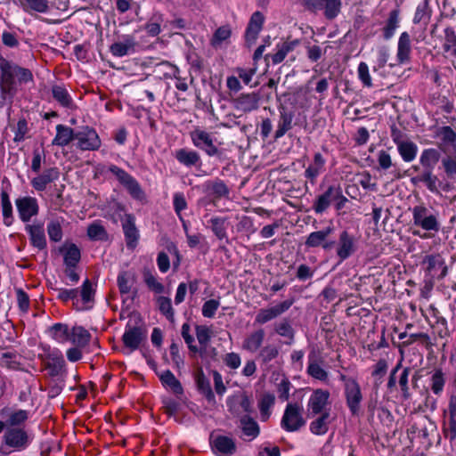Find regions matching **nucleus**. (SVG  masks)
Segmentation results:
<instances>
[{
  "mask_svg": "<svg viewBox=\"0 0 456 456\" xmlns=\"http://www.w3.org/2000/svg\"><path fill=\"white\" fill-rule=\"evenodd\" d=\"M0 92L3 100L12 101L18 91V84L33 81L32 72L26 68L12 63L0 56Z\"/></svg>",
  "mask_w": 456,
  "mask_h": 456,
  "instance_id": "obj_1",
  "label": "nucleus"
},
{
  "mask_svg": "<svg viewBox=\"0 0 456 456\" xmlns=\"http://www.w3.org/2000/svg\"><path fill=\"white\" fill-rule=\"evenodd\" d=\"M34 440V436L25 428H6L1 439L0 452L9 455L27 450Z\"/></svg>",
  "mask_w": 456,
  "mask_h": 456,
  "instance_id": "obj_2",
  "label": "nucleus"
},
{
  "mask_svg": "<svg viewBox=\"0 0 456 456\" xmlns=\"http://www.w3.org/2000/svg\"><path fill=\"white\" fill-rule=\"evenodd\" d=\"M57 297L63 301H73V305L77 311L91 309L94 304V289L92 282L86 279L80 289H57Z\"/></svg>",
  "mask_w": 456,
  "mask_h": 456,
  "instance_id": "obj_3",
  "label": "nucleus"
},
{
  "mask_svg": "<svg viewBox=\"0 0 456 456\" xmlns=\"http://www.w3.org/2000/svg\"><path fill=\"white\" fill-rule=\"evenodd\" d=\"M413 225L423 229L426 232L420 233L419 231H412V234L421 239H430V232H437L440 230V223L436 214H434L425 205L414 206L411 209Z\"/></svg>",
  "mask_w": 456,
  "mask_h": 456,
  "instance_id": "obj_4",
  "label": "nucleus"
},
{
  "mask_svg": "<svg viewBox=\"0 0 456 456\" xmlns=\"http://www.w3.org/2000/svg\"><path fill=\"white\" fill-rule=\"evenodd\" d=\"M340 380L344 383V395L346 405L352 415L356 416L361 411L362 401V393L357 380L346 375L340 376Z\"/></svg>",
  "mask_w": 456,
  "mask_h": 456,
  "instance_id": "obj_5",
  "label": "nucleus"
},
{
  "mask_svg": "<svg viewBox=\"0 0 456 456\" xmlns=\"http://www.w3.org/2000/svg\"><path fill=\"white\" fill-rule=\"evenodd\" d=\"M330 393L327 389L316 388L310 395L306 409L309 417H315L321 413L330 412Z\"/></svg>",
  "mask_w": 456,
  "mask_h": 456,
  "instance_id": "obj_6",
  "label": "nucleus"
},
{
  "mask_svg": "<svg viewBox=\"0 0 456 456\" xmlns=\"http://www.w3.org/2000/svg\"><path fill=\"white\" fill-rule=\"evenodd\" d=\"M305 423L303 407L298 403H288L281 420V427L287 432H297Z\"/></svg>",
  "mask_w": 456,
  "mask_h": 456,
  "instance_id": "obj_7",
  "label": "nucleus"
},
{
  "mask_svg": "<svg viewBox=\"0 0 456 456\" xmlns=\"http://www.w3.org/2000/svg\"><path fill=\"white\" fill-rule=\"evenodd\" d=\"M191 140L195 147L204 151L208 156H215L219 153L216 139L212 134L199 127L190 132Z\"/></svg>",
  "mask_w": 456,
  "mask_h": 456,
  "instance_id": "obj_8",
  "label": "nucleus"
},
{
  "mask_svg": "<svg viewBox=\"0 0 456 456\" xmlns=\"http://www.w3.org/2000/svg\"><path fill=\"white\" fill-rule=\"evenodd\" d=\"M358 240L346 230L342 231L336 243V253L338 257L344 261L357 251Z\"/></svg>",
  "mask_w": 456,
  "mask_h": 456,
  "instance_id": "obj_9",
  "label": "nucleus"
},
{
  "mask_svg": "<svg viewBox=\"0 0 456 456\" xmlns=\"http://www.w3.org/2000/svg\"><path fill=\"white\" fill-rule=\"evenodd\" d=\"M293 299H287L272 307L260 309L255 318V323L265 324L287 312L293 305Z\"/></svg>",
  "mask_w": 456,
  "mask_h": 456,
  "instance_id": "obj_10",
  "label": "nucleus"
},
{
  "mask_svg": "<svg viewBox=\"0 0 456 456\" xmlns=\"http://www.w3.org/2000/svg\"><path fill=\"white\" fill-rule=\"evenodd\" d=\"M261 96L258 93L240 94L232 100L233 108L243 114L256 110L259 108Z\"/></svg>",
  "mask_w": 456,
  "mask_h": 456,
  "instance_id": "obj_11",
  "label": "nucleus"
},
{
  "mask_svg": "<svg viewBox=\"0 0 456 456\" xmlns=\"http://www.w3.org/2000/svg\"><path fill=\"white\" fill-rule=\"evenodd\" d=\"M19 216L22 222H28L38 214L37 199L29 196L18 198L15 201Z\"/></svg>",
  "mask_w": 456,
  "mask_h": 456,
  "instance_id": "obj_12",
  "label": "nucleus"
},
{
  "mask_svg": "<svg viewBox=\"0 0 456 456\" xmlns=\"http://www.w3.org/2000/svg\"><path fill=\"white\" fill-rule=\"evenodd\" d=\"M264 22L265 17L262 12L256 11L251 15L245 32V42L248 47H251L256 43Z\"/></svg>",
  "mask_w": 456,
  "mask_h": 456,
  "instance_id": "obj_13",
  "label": "nucleus"
},
{
  "mask_svg": "<svg viewBox=\"0 0 456 456\" xmlns=\"http://www.w3.org/2000/svg\"><path fill=\"white\" fill-rule=\"evenodd\" d=\"M121 224L126 247L132 249L134 248L139 240V231L135 226V217L132 214H126L121 218Z\"/></svg>",
  "mask_w": 456,
  "mask_h": 456,
  "instance_id": "obj_14",
  "label": "nucleus"
},
{
  "mask_svg": "<svg viewBox=\"0 0 456 456\" xmlns=\"http://www.w3.org/2000/svg\"><path fill=\"white\" fill-rule=\"evenodd\" d=\"M137 42L134 36L125 35L110 46V52L115 57H123L135 51Z\"/></svg>",
  "mask_w": 456,
  "mask_h": 456,
  "instance_id": "obj_15",
  "label": "nucleus"
},
{
  "mask_svg": "<svg viewBox=\"0 0 456 456\" xmlns=\"http://www.w3.org/2000/svg\"><path fill=\"white\" fill-rule=\"evenodd\" d=\"M45 369L52 377L62 376L65 372V360L60 350H53L47 355Z\"/></svg>",
  "mask_w": 456,
  "mask_h": 456,
  "instance_id": "obj_16",
  "label": "nucleus"
},
{
  "mask_svg": "<svg viewBox=\"0 0 456 456\" xmlns=\"http://www.w3.org/2000/svg\"><path fill=\"white\" fill-rule=\"evenodd\" d=\"M333 227L328 226L322 231L311 232L305 241V245L307 248H317L322 247L324 249H328L332 247L333 242L328 241V237L333 232Z\"/></svg>",
  "mask_w": 456,
  "mask_h": 456,
  "instance_id": "obj_17",
  "label": "nucleus"
},
{
  "mask_svg": "<svg viewBox=\"0 0 456 456\" xmlns=\"http://www.w3.org/2000/svg\"><path fill=\"white\" fill-rule=\"evenodd\" d=\"M279 119L277 129L274 133V140L281 138L285 134L293 127L294 112L289 111L284 105L278 107Z\"/></svg>",
  "mask_w": 456,
  "mask_h": 456,
  "instance_id": "obj_18",
  "label": "nucleus"
},
{
  "mask_svg": "<svg viewBox=\"0 0 456 456\" xmlns=\"http://www.w3.org/2000/svg\"><path fill=\"white\" fill-rule=\"evenodd\" d=\"M338 196H339V186H330L325 192L316 199L313 209L317 214H322Z\"/></svg>",
  "mask_w": 456,
  "mask_h": 456,
  "instance_id": "obj_19",
  "label": "nucleus"
},
{
  "mask_svg": "<svg viewBox=\"0 0 456 456\" xmlns=\"http://www.w3.org/2000/svg\"><path fill=\"white\" fill-rule=\"evenodd\" d=\"M322 360H319L314 352L310 353L306 372L313 379L326 383L329 379V373L322 366Z\"/></svg>",
  "mask_w": 456,
  "mask_h": 456,
  "instance_id": "obj_20",
  "label": "nucleus"
},
{
  "mask_svg": "<svg viewBox=\"0 0 456 456\" xmlns=\"http://www.w3.org/2000/svg\"><path fill=\"white\" fill-rule=\"evenodd\" d=\"M229 225L230 222L227 216H212L208 221L207 227L212 231L217 240H225L228 243L227 229Z\"/></svg>",
  "mask_w": 456,
  "mask_h": 456,
  "instance_id": "obj_21",
  "label": "nucleus"
},
{
  "mask_svg": "<svg viewBox=\"0 0 456 456\" xmlns=\"http://www.w3.org/2000/svg\"><path fill=\"white\" fill-rule=\"evenodd\" d=\"M212 449L216 453L231 456L236 451V444L232 438L225 436H217L211 441Z\"/></svg>",
  "mask_w": 456,
  "mask_h": 456,
  "instance_id": "obj_22",
  "label": "nucleus"
},
{
  "mask_svg": "<svg viewBox=\"0 0 456 456\" xmlns=\"http://www.w3.org/2000/svg\"><path fill=\"white\" fill-rule=\"evenodd\" d=\"M265 330L258 329L250 332L244 338L241 348L248 353L254 354L262 348L263 342L265 340Z\"/></svg>",
  "mask_w": 456,
  "mask_h": 456,
  "instance_id": "obj_23",
  "label": "nucleus"
},
{
  "mask_svg": "<svg viewBox=\"0 0 456 456\" xmlns=\"http://www.w3.org/2000/svg\"><path fill=\"white\" fill-rule=\"evenodd\" d=\"M52 97L61 107L75 110L76 104L68 89L63 85H53L51 88Z\"/></svg>",
  "mask_w": 456,
  "mask_h": 456,
  "instance_id": "obj_24",
  "label": "nucleus"
},
{
  "mask_svg": "<svg viewBox=\"0 0 456 456\" xmlns=\"http://www.w3.org/2000/svg\"><path fill=\"white\" fill-rule=\"evenodd\" d=\"M122 184L126 188L130 195L136 200L144 201L145 194L139 183L128 175V173H116Z\"/></svg>",
  "mask_w": 456,
  "mask_h": 456,
  "instance_id": "obj_25",
  "label": "nucleus"
},
{
  "mask_svg": "<svg viewBox=\"0 0 456 456\" xmlns=\"http://www.w3.org/2000/svg\"><path fill=\"white\" fill-rule=\"evenodd\" d=\"M159 380L162 386L175 395H181L183 394V388L181 382L175 378L174 373L166 370L162 372L158 373Z\"/></svg>",
  "mask_w": 456,
  "mask_h": 456,
  "instance_id": "obj_26",
  "label": "nucleus"
},
{
  "mask_svg": "<svg viewBox=\"0 0 456 456\" xmlns=\"http://www.w3.org/2000/svg\"><path fill=\"white\" fill-rule=\"evenodd\" d=\"M411 42L408 32H403L400 35L397 44V61L400 64L408 63L411 61Z\"/></svg>",
  "mask_w": 456,
  "mask_h": 456,
  "instance_id": "obj_27",
  "label": "nucleus"
},
{
  "mask_svg": "<svg viewBox=\"0 0 456 456\" xmlns=\"http://www.w3.org/2000/svg\"><path fill=\"white\" fill-rule=\"evenodd\" d=\"M298 44V40L285 41L279 44L276 46V53L273 54H266L265 60L267 61L271 58L273 65L279 64L284 61L288 53L292 52Z\"/></svg>",
  "mask_w": 456,
  "mask_h": 456,
  "instance_id": "obj_28",
  "label": "nucleus"
},
{
  "mask_svg": "<svg viewBox=\"0 0 456 456\" xmlns=\"http://www.w3.org/2000/svg\"><path fill=\"white\" fill-rule=\"evenodd\" d=\"M25 229L34 247L39 250L46 248V239L43 224H28Z\"/></svg>",
  "mask_w": 456,
  "mask_h": 456,
  "instance_id": "obj_29",
  "label": "nucleus"
},
{
  "mask_svg": "<svg viewBox=\"0 0 456 456\" xmlns=\"http://www.w3.org/2000/svg\"><path fill=\"white\" fill-rule=\"evenodd\" d=\"M122 340L125 346L129 348L130 351L136 350L142 340L141 329L138 327L127 328L123 334Z\"/></svg>",
  "mask_w": 456,
  "mask_h": 456,
  "instance_id": "obj_30",
  "label": "nucleus"
},
{
  "mask_svg": "<svg viewBox=\"0 0 456 456\" xmlns=\"http://www.w3.org/2000/svg\"><path fill=\"white\" fill-rule=\"evenodd\" d=\"M2 414H6L5 424L7 428H23L22 425L28 419L29 412L26 410L19 409L7 412L6 409L2 411Z\"/></svg>",
  "mask_w": 456,
  "mask_h": 456,
  "instance_id": "obj_31",
  "label": "nucleus"
},
{
  "mask_svg": "<svg viewBox=\"0 0 456 456\" xmlns=\"http://www.w3.org/2000/svg\"><path fill=\"white\" fill-rule=\"evenodd\" d=\"M60 252L63 255L65 266H77L80 261V250L77 246L73 243L63 245L60 248Z\"/></svg>",
  "mask_w": 456,
  "mask_h": 456,
  "instance_id": "obj_32",
  "label": "nucleus"
},
{
  "mask_svg": "<svg viewBox=\"0 0 456 456\" xmlns=\"http://www.w3.org/2000/svg\"><path fill=\"white\" fill-rule=\"evenodd\" d=\"M314 419L310 425L309 429L311 433L316 436H323L329 430V426L331 422L330 412L321 413Z\"/></svg>",
  "mask_w": 456,
  "mask_h": 456,
  "instance_id": "obj_33",
  "label": "nucleus"
},
{
  "mask_svg": "<svg viewBox=\"0 0 456 456\" xmlns=\"http://www.w3.org/2000/svg\"><path fill=\"white\" fill-rule=\"evenodd\" d=\"M76 132L64 125H58L56 126V135L53 141V144L59 146H66L75 139Z\"/></svg>",
  "mask_w": 456,
  "mask_h": 456,
  "instance_id": "obj_34",
  "label": "nucleus"
},
{
  "mask_svg": "<svg viewBox=\"0 0 456 456\" xmlns=\"http://www.w3.org/2000/svg\"><path fill=\"white\" fill-rule=\"evenodd\" d=\"M175 157L181 164L188 167L200 164L199 153L192 150L179 149L175 151Z\"/></svg>",
  "mask_w": 456,
  "mask_h": 456,
  "instance_id": "obj_35",
  "label": "nucleus"
},
{
  "mask_svg": "<svg viewBox=\"0 0 456 456\" xmlns=\"http://www.w3.org/2000/svg\"><path fill=\"white\" fill-rule=\"evenodd\" d=\"M91 339L90 332L82 326H74L70 330L69 341L77 347L86 346Z\"/></svg>",
  "mask_w": 456,
  "mask_h": 456,
  "instance_id": "obj_36",
  "label": "nucleus"
},
{
  "mask_svg": "<svg viewBox=\"0 0 456 456\" xmlns=\"http://www.w3.org/2000/svg\"><path fill=\"white\" fill-rule=\"evenodd\" d=\"M240 427L243 435L250 439H254L259 435L260 430L258 424L248 415H245L240 419Z\"/></svg>",
  "mask_w": 456,
  "mask_h": 456,
  "instance_id": "obj_37",
  "label": "nucleus"
},
{
  "mask_svg": "<svg viewBox=\"0 0 456 456\" xmlns=\"http://www.w3.org/2000/svg\"><path fill=\"white\" fill-rule=\"evenodd\" d=\"M195 381L198 390L208 400L214 398V393L212 391L210 382L208 378L204 375L202 369L198 370L195 375Z\"/></svg>",
  "mask_w": 456,
  "mask_h": 456,
  "instance_id": "obj_38",
  "label": "nucleus"
},
{
  "mask_svg": "<svg viewBox=\"0 0 456 456\" xmlns=\"http://www.w3.org/2000/svg\"><path fill=\"white\" fill-rule=\"evenodd\" d=\"M398 23H399V10L395 9L389 12L388 19L386 22V25L382 28L384 39L388 40L394 36L395 31L398 27Z\"/></svg>",
  "mask_w": 456,
  "mask_h": 456,
  "instance_id": "obj_39",
  "label": "nucleus"
},
{
  "mask_svg": "<svg viewBox=\"0 0 456 456\" xmlns=\"http://www.w3.org/2000/svg\"><path fill=\"white\" fill-rule=\"evenodd\" d=\"M275 397L273 394L265 393L264 394L259 402L258 407L260 411L261 419L265 421L269 419L271 414V409L274 404Z\"/></svg>",
  "mask_w": 456,
  "mask_h": 456,
  "instance_id": "obj_40",
  "label": "nucleus"
},
{
  "mask_svg": "<svg viewBox=\"0 0 456 456\" xmlns=\"http://www.w3.org/2000/svg\"><path fill=\"white\" fill-rule=\"evenodd\" d=\"M443 49L450 56L456 57V34L452 27L444 29Z\"/></svg>",
  "mask_w": 456,
  "mask_h": 456,
  "instance_id": "obj_41",
  "label": "nucleus"
},
{
  "mask_svg": "<svg viewBox=\"0 0 456 456\" xmlns=\"http://www.w3.org/2000/svg\"><path fill=\"white\" fill-rule=\"evenodd\" d=\"M421 180L431 191L438 192L440 190L448 191L449 189L447 183H443L432 173H423Z\"/></svg>",
  "mask_w": 456,
  "mask_h": 456,
  "instance_id": "obj_42",
  "label": "nucleus"
},
{
  "mask_svg": "<svg viewBox=\"0 0 456 456\" xmlns=\"http://www.w3.org/2000/svg\"><path fill=\"white\" fill-rule=\"evenodd\" d=\"M449 411V431L448 436L451 440L456 438V395H452L448 404Z\"/></svg>",
  "mask_w": 456,
  "mask_h": 456,
  "instance_id": "obj_43",
  "label": "nucleus"
},
{
  "mask_svg": "<svg viewBox=\"0 0 456 456\" xmlns=\"http://www.w3.org/2000/svg\"><path fill=\"white\" fill-rule=\"evenodd\" d=\"M398 151L404 161L410 162L416 157L418 147L411 141H405L397 145Z\"/></svg>",
  "mask_w": 456,
  "mask_h": 456,
  "instance_id": "obj_44",
  "label": "nucleus"
},
{
  "mask_svg": "<svg viewBox=\"0 0 456 456\" xmlns=\"http://www.w3.org/2000/svg\"><path fill=\"white\" fill-rule=\"evenodd\" d=\"M426 263L428 264V270L429 272L436 271L441 269L440 277L443 278L447 274V266L444 264V260L439 255H430L426 257Z\"/></svg>",
  "mask_w": 456,
  "mask_h": 456,
  "instance_id": "obj_45",
  "label": "nucleus"
},
{
  "mask_svg": "<svg viewBox=\"0 0 456 456\" xmlns=\"http://www.w3.org/2000/svg\"><path fill=\"white\" fill-rule=\"evenodd\" d=\"M50 332L51 336L60 343L69 340L70 330L66 324L55 323L50 328Z\"/></svg>",
  "mask_w": 456,
  "mask_h": 456,
  "instance_id": "obj_46",
  "label": "nucleus"
},
{
  "mask_svg": "<svg viewBox=\"0 0 456 456\" xmlns=\"http://www.w3.org/2000/svg\"><path fill=\"white\" fill-rule=\"evenodd\" d=\"M440 153L436 149L424 150L420 156V163L426 168H434L438 163Z\"/></svg>",
  "mask_w": 456,
  "mask_h": 456,
  "instance_id": "obj_47",
  "label": "nucleus"
},
{
  "mask_svg": "<svg viewBox=\"0 0 456 456\" xmlns=\"http://www.w3.org/2000/svg\"><path fill=\"white\" fill-rule=\"evenodd\" d=\"M77 146L82 151H90V126H85L76 132Z\"/></svg>",
  "mask_w": 456,
  "mask_h": 456,
  "instance_id": "obj_48",
  "label": "nucleus"
},
{
  "mask_svg": "<svg viewBox=\"0 0 456 456\" xmlns=\"http://www.w3.org/2000/svg\"><path fill=\"white\" fill-rule=\"evenodd\" d=\"M157 304L159 312L166 316V318L174 322L175 320V311L172 307L171 299L167 297L160 296L157 298Z\"/></svg>",
  "mask_w": 456,
  "mask_h": 456,
  "instance_id": "obj_49",
  "label": "nucleus"
},
{
  "mask_svg": "<svg viewBox=\"0 0 456 456\" xmlns=\"http://www.w3.org/2000/svg\"><path fill=\"white\" fill-rule=\"evenodd\" d=\"M1 205L4 223L6 225H10L12 222V205L8 193L4 191L1 193Z\"/></svg>",
  "mask_w": 456,
  "mask_h": 456,
  "instance_id": "obj_50",
  "label": "nucleus"
},
{
  "mask_svg": "<svg viewBox=\"0 0 456 456\" xmlns=\"http://www.w3.org/2000/svg\"><path fill=\"white\" fill-rule=\"evenodd\" d=\"M341 5V0H324L322 10H324L326 19H335L340 12Z\"/></svg>",
  "mask_w": 456,
  "mask_h": 456,
  "instance_id": "obj_51",
  "label": "nucleus"
},
{
  "mask_svg": "<svg viewBox=\"0 0 456 456\" xmlns=\"http://www.w3.org/2000/svg\"><path fill=\"white\" fill-rule=\"evenodd\" d=\"M21 5L26 12L35 11L37 12H46L48 11L47 0H22Z\"/></svg>",
  "mask_w": 456,
  "mask_h": 456,
  "instance_id": "obj_52",
  "label": "nucleus"
},
{
  "mask_svg": "<svg viewBox=\"0 0 456 456\" xmlns=\"http://www.w3.org/2000/svg\"><path fill=\"white\" fill-rule=\"evenodd\" d=\"M236 219L238 220V223L235 227L237 232L252 234L256 232V228L254 227V222L251 217L247 216H237Z\"/></svg>",
  "mask_w": 456,
  "mask_h": 456,
  "instance_id": "obj_53",
  "label": "nucleus"
},
{
  "mask_svg": "<svg viewBox=\"0 0 456 456\" xmlns=\"http://www.w3.org/2000/svg\"><path fill=\"white\" fill-rule=\"evenodd\" d=\"M20 357L17 354L6 352L4 353L0 359V365L10 370H19L20 363Z\"/></svg>",
  "mask_w": 456,
  "mask_h": 456,
  "instance_id": "obj_54",
  "label": "nucleus"
},
{
  "mask_svg": "<svg viewBox=\"0 0 456 456\" xmlns=\"http://www.w3.org/2000/svg\"><path fill=\"white\" fill-rule=\"evenodd\" d=\"M275 332L281 337L288 338L290 341L288 344H291L294 340V330L290 323L287 320H283L275 324Z\"/></svg>",
  "mask_w": 456,
  "mask_h": 456,
  "instance_id": "obj_55",
  "label": "nucleus"
},
{
  "mask_svg": "<svg viewBox=\"0 0 456 456\" xmlns=\"http://www.w3.org/2000/svg\"><path fill=\"white\" fill-rule=\"evenodd\" d=\"M441 141L448 145H454L456 142V133L451 126H445L439 127L436 133Z\"/></svg>",
  "mask_w": 456,
  "mask_h": 456,
  "instance_id": "obj_56",
  "label": "nucleus"
},
{
  "mask_svg": "<svg viewBox=\"0 0 456 456\" xmlns=\"http://www.w3.org/2000/svg\"><path fill=\"white\" fill-rule=\"evenodd\" d=\"M445 384L444 373L441 370H436L431 377V390L435 395H440Z\"/></svg>",
  "mask_w": 456,
  "mask_h": 456,
  "instance_id": "obj_57",
  "label": "nucleus"
},
{
  "mask_svg": "<svg viewBox=\"0 0 456 456\" xmlns=\"http://www.w3.org/2000/svg\"><path fill=\"white\" fill-rule=\"evenodd\" d=\"M56 179V176H52L50 173H40L32 179V185L37 191H44L47 184Z\"/></svg>",
  "mask_w": 456,
  "mask_h": 456,
  "instance_id": "obj_58",
  "label": "nucleus"
},
{
  "mask_svg": "<svg viewBox=\"0 0 456 456\" xmlns=\"http://www.w3.org/2000/svg\"><path fill=\"white\" fill-rule=\"evenodd\" d=\"M411 372V369L409 367L404 368L399 377L398 383L400 389L403 394V397L404 399H409L411 396L410 387H409V374Z\"/></svg>",
  "mask_w": 456,
  "mask_h": 456,
  "instance_id": "obj_59",
  "label": "nucleus"
},
{
  "mask_svg": "<svg viewBox=\"0 0 456 456\" xmlns=\"http://www.w3.org/2000/svg\"><path fill=\"white\" fill-rule=\"evenodd\" d=\"M87 235L90 239L102 240L106 238V231L104 227L97 222L93 223L87 228Z\"/></svg>",
  "mask_w": 456,
  "mask_h": 456,
  "instance_id": "obj_60",
  "label": "nucleus"
},
{
  "mask_svg": "<svg viewBox=\"0 0 456 456\" xmlns=\"http://www.w3.org/2000/svg\"><path fill=\"white\" fill-rule=\"evenodd\" d=\"M279 354L278 348L273 345H267L259 351V358L263 362L267 363L275 359Z\"/></svg>",
  "mask_w": 456,
  "mask_h": 456,
  "instance_id": "obj_61",
  "label": "nucleus"
},
{
  "mask_svg": "<svg viewBox=\"0 0 456 456\" xmlns=\"http://www.w3.org/2000/svg\"><path fill=\"white\" fill-rule=\"evenodd\" d=\"M173 205L175 214L180 221H183L182 211L187 208V202L184 195L181 192H176L173 197Z\"/></svg>",
  "mask_w": 456,
  "mask_h": 456,
  "instance_id": "obj_62",
  "label": "nucleus"
},
{
  "mask_svg": "<svg viewBox=\"0 0 456 456\" xmlns=\"http://www.w3.org/2000/svg\"><path fill=\"white\" fill-rule=\"evenodd\" d=\"M211 330L208 326L205 325H197L196 326V337L199 341V343L203 346H207V345L209 343L211 338Z\"/></svg>",
  "mask_w": 456,
  "mask_h": 456,
  "instance_id": "obj_63",
  "label": "nucleus"
},
{
  "mask_svg": "<svg viewBox=\"0 0 456 456\" xmlns=\"http://www.w3.org/2000/svg\"><path fill=\"white\" fill-rule=\"evenodd\" d=\"M47 232L53 241L58 242L62 239V229L58 221H51L47 224Z\"/></svg>",
  "mask_w": 456,
  "mask_h": 456,
  "instance_id": "obj_64",
  "label": "nucleus"
}]
</instances>
